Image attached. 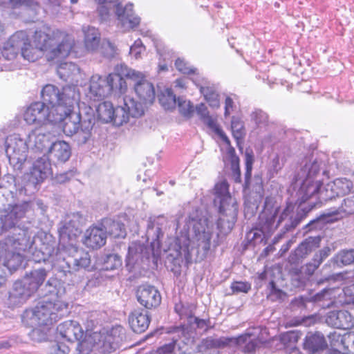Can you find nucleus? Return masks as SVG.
Masks as SVG:
<instances>
[{
  "mask_svg": "<svg viewBox=\"0 0 354 354\" xmlns=\"http://www.w3.org/2000/svg\"><path fill=\"white\" fill-rule=\"evenodd\" d=\"M55 249L53 243H42L39 248H32V252L33 260L35 262L48 261L55 253Z\"/></svg>",
  "mask_w": 354,
  "mask_h": 354,
  "instance_id": "obj_45",
  "label": "nucleus"
},
{
  "mask_svg": "<svg viewBox=\"0 0 354 354\" xmlns=\"http://www.w3.org/2000/svg\"><path fill=\"white\" fill-rule=\"evenodd\" d=\"M232 339V344L239 346L243 353L248 354H254L263 343L255 334L248 331L236 338Z\"/></svg>",
  "mask_w": 354,
  "mask_h": 354,
  "instance_id": "obj_30",
  "label": "nucleus"
},
{
  "mask_svg": "<svg viewBox=\"0 0 354 354\" xmlns=\"http://www.w3.org/2000/svg\"><path fill=\"white\" fill-rule=\"evenodd\" d=\"M127 80L133 84V89L137 96L139 97L141 103L144 104H151L155 99V89L153 84L150 82L146 77V75L138 71H129L125 74Z\"/></svg>",
  "mask_w": 354,
  "mask_h": 354,
  "instance_id": "obj_12",
  "label": "nucleus"
},
{
  "mask_svg": "<svg viewBox=\"0 0 354 354\" xmlns=\"http://www.w3.org/2000/svg\"><path fill=\"white\" fill-rule=\"evenodd\" d=\"M197 86L211 107L218 108L220 106L219 94L214 84L205 81L203 84H198Z\"/></svg>",
  "mask_w": 354,
  "mask_h": 354,
  "instance_id": "obj_37",
  "label": "nucleus"
},
{
  "mask_svg": "<svg viewBox=\"0 0 354 354\" xmlns=\"http://www.w3.org/2000/svg\"><path fill=\"white\" fill-rule=\"evenodd\" d=\"M232 339L225 337H208L203 339L197 346L198 353H203L212 348H223L232 344Z\"/></svg>",
  "mask_w": 354,
  "mask_h": 354,
  "instance_id": "obj_35",
  "label": "nucleus"
},
{
  "mask_svg": "<svg viewBox=\"0 0 354 354\" xmlns=\"http://www.w3.org/2000/svg\"><path fill=\"white\" fill-rule=\"evenodd\" d=\"M86 217L80 212L67 214L60 222L59 234L64 245H73L76 237L81 233V227L86 223Z\"/></svg>",
  "mask_w": 354,
  "mask_h": 354,
  "instance_id": "obj_11",
  "label": "nucleus"
},
{
  "mask_svg": "<svg viewBox=\"0 0 354 354\" xmlns=\"http://www.w3.org/2000/svg\"><path fill=\"white\" fill-rule=\"evenodd\" d=\"M89 339L100 353L109 354L118 349L126 339V330L120 325L103 328L100 331L93 332Z\"/></svg>",
  "mask_w": 354,
  "mask_h": 354,
  "instance_id": "obj_8",
  "label": "nucleus"
},
{
  "mask_svg": "<svg viewBox=\"0 0 354 354\" xmlns=\"http://www.w3.org/2000/svg\"><path fill=\"white\" fill-rule=\"evenodd\" d=\"M168 333L173 335L171 340L179 354H192L194 340L187 329L183 326L174 327Z\"/></svg>",
  "mask_w": 354,
  "mask_h": 354,
  "instance_id": "obj_22",
  "label": "nucleus"
},
{
  "mask_svg": "<svg viewBox=\"0 0 354 354\" xmlns=\"http://www.w3.org/2000/svg\"><path fill=\"white\" fill-rule=\"evenodd\" d=\"M53 128L51 124H44L32 130L28 135L29 149L35 153L47 151L52 144L53 138L55 137Z\"/></svg>",
  "mask_w": 354,
  "mask_h": 354,
  "instance_id": "obj_13",
  "label": "nucleus"
},
{
  "mask_svg": "<svg viewBox=\"0 0 354 354\" xmlns=\"http://www.w3.org/2000/svg\"><path fill=\"white\" fill-rule=\"evenodd\" d=\"M194 306L189 304L179 303L175 305L174 310L176 313L183 318H192L194 316Z\"/></svg>",
  "mask_w": 354,
  "mask_h": 354,
  "instance_id": "obj_58",
  "label": "nucleus"
},
{
  "mask_svg": "<svg viewBox=\"0 0 354 354\" xmlns=\"http://www.w3.org/2000/svg\"><path fill=\"white\" fill-rule=\"evenodd\" d=\"M50 108L45 105V102H36L32 103L24 113V120L29 124H56L62 118L60 115H55Z\"/></svg>",
  "mask_w": 354,
  "mask_h": 354,
  "instance_id": "obj_14",
  "label": "nucleus"
},
{
  "mask_svg": "<svg viewBox=\"0 0 354 354\" xmlns=\"http://www.w3.org/2000/svg\"><path fill=\"white\" fill-rule=\"evenodd\" d=\"M312 251V242L308 239L302 242L299 246L292 252L289 257L288 261L290 263L295 264L305 258Z\"/></svg>",
  "mask_w": 354,
  "mask_h": 354,
  "instance_id": "obj_47",
  "label": "nucleus"
},
{
  "mask_svg": "<svg viewBox=\"0 0 354 354\" xmlns=\"http://www.w3.org/2000/svg\"><path fill=\"white\" fill-rule=\"evenodd\" d=\"M322 162L313 157H306L300 163V168L295 176V183H301L297 192V202L301 206L307 201L308 197L319 189L316 178L321 171Z\"/></svg>",
  "mask_w": 354,
  "mask_h": 354,
  "instance_id": "obj_5",
  "label": "nucleus"
},
{
  "mask_svg": "<svg viewBox=\"0 0 354 354\" xmlns=\"http://www.w3.org/2000/svg\"><path fill=\"white\" fill-rule=\"evenodd\" d=\"M326 323L335 328L348 329L354 326V319L347 310H336L328 313Z\"/></svg>",
  "mask_w": 354,
  "mask_h": 354,
  "instance_id": "obj_31",
  "label": "nucleus"
},
{
  "mask_svg": "<svg viewBox=\"0 0 354 354\" xmlns=\"http://www.w3.org/2000/svg\"><path fill=\"white\" fill-rule=\"evenodd\" d=\"M301 337V333L298 330H290L281 335L280 341L286 348L293 349Z\"/></svg>",
  "mask_w": 354,
  "mask_h": 354,
  "instance_id": "obj_53",
  "label": "nucleus"
},
{
  "mask_svg": "<svg viewBox=\"0 0 354 354\" xmlns=\"http://www.w3.org/2000/svg\"><path fill=\"white\" fill-rule=\"evenodd\" d=\"M227 154L230 160L232 176L234 182L241 183V171L239 167V158L236 155L235 149L233 147H229Z\"/></svg>",
  "mask_w": 354,
  "mask_h": 354,
  "instance_id": "obj_52",
  "label": "nucleus"
},
{
  "mask_svg": "<svg viewBox=\"0 0 354 354\" xmlns=\"http://www.w3.org/2000/svg\"><path fill=\"white\" fill-rule=\"evenodd\" d=\"M316 184L319 185V189L316 192L309 196L307 201L305 203H302L301 206L299 203V208L303 211L304 214L308 213L317 206H320V204L323 202L332 200L337 196L332 183H328L324 187H322L321 180H318Z\"/></svg>",
  "mask_w": 354,
  "mask_h": 354,
  "instance_id": "obj_20",
  "label": "nucleus"
},
{
  "mask_svg": "<svg viewBox=\"0 0 354 354\" xmlns=\"http://www.w3.org/2000/svg\"><path fill=\"white\" fill-rule=\"evenodd\" d=\"M251 120L258 128H264L268 125V114L261 109H255L250 114Z\"/></svg>",
  "mask_w": 354,
  "mask_h": 354,
  "instance_id": "obj_56",
  "label": "nucleus"
},
{
  "mask_svg": "<svg viewBox=\"0 0 354 354\" xmlns=\"http://www.w3.org/2000/svg\"><path fill=\"white\" fill-rule=\"evenodd\" d=\"M33 43L48 61H52L66 57L74 46V39L58 30L53 32V37L39 30L35 32Z\"/></svg>",
  "mask_w": 354,
  "mask_h": 354,
  "instance_id": "obj_3",
  "label": "nucleus"
},
{
  "mask_svg": "<svg viewBox=\"0 0 354 354\" xmlns=\"http://www.w3.org/2000/svg\"><path fill=\"white\" fill-rule=\"evenodd\" d=\"M63 262L67 266L68 272H71L80 269H86L91 264V259L88 253L82 252L80 255L77 253L75 258L69 257L67 259H64Z\"/></svg>",
  "mask_w": 354,
  "mask_h": 354,
  "instance_id": "obj_40",
  "label": "nucleus"
},
{
  "mask_svg": "<svg viewBox=\"0 0 354 354\" xmlns=\"http://www.w3.org/2000/svg\"><path fill=\"white\" fill-rule=\"evenodd\" d=\"M101 225L107 234L113 238H124L126 236L124 225L120 221L105 218L101 220Z\"/></svg>",
  "mask_w": 354,
  "mask_h": 354,
  "instance_id": "obj_38",
  "label": "nucleus"
},
{
  "mask_svg": "<svg viewBox=\"0 0 354 354\" xmlns=\"http://www.w3.org/2000/svg\"><path fill=\"white\" fill-rule=\"evenodd\" d=\"M45 295H51L50 300L54 301L60 299L61 295L64 292L62 289L60 282L55 278H50L45 285Z\"/></svg>",
  "mask_w": 354,
  "mask_h": 354,
  "instance_id": "obj_50",
  "label": "nucleus"
},
{
  "mask_svg": "<svg viewBox=\"0 0 354 354\" xmlns=\"http://www.w3.org/2000/svg\"><path fill=\"white\" fill-rule=\"evenodd\" d=\"M179 112L185 117L190 118L194 113V106L190 102L183 97H178L177 102Z\"/></svg>",
  "mask_w": 354,
  "mask_h": 354,
  "instance_id": "obj_60",
  "label": "nucleus"
},
{
  "mask_svg": "<svg viewBox=\"0 0 354 354\" xmlns=\"http://www.w3.org/2000/svg\"><path fill=\"white\" fill-rule=\"evenodd\" d=\"M214 204L218 207L220 216L218 219L208 212L199 216L197 212L189 215L186 221L188 230L192 228V234H181L176 239L175 258L183 257L188 261L191 259V252L198 248L204 253L207 252L211 246V239L214 231V223L217 221L219 234L226 235L231 232L236 221L238 205L228 191L226 181L217 183L214 187Z\"/></svg>",
  "mask_w": 354,
  "mask_h": 354,
  "instance_id": "obj_1",
  "label": "nucleus"
},
{
  "mask_svg": "<svg viewBox=\"0 0 354 354\" xmlns=\"http://www.w3.org/2000/svg\"><path fill=\"white\" fill-rule=\"evenodd\" d=\"M97 119L104 123L111 122L113 118L114 108L109 102L99 104L96 109Z\"/></svg>",
  "mask_w": 354,
  "mask_h": 354,
  "instance_id": "obj_48",
  "label": "nucleus"
},
{
  "mask_svg": "<svg viewBox=\"0 0 354 354\" xmlns=\"http://www.w3.org/2000/svg\"><path fill=\"white\" fill-rule=\"evenodd\" d=\"M34 243L33 233L29 229L21 228L19 226L15 227L12 234L8 237L6 244L17 252L13 253L10 259H7L8 266L17 267L20 266L22 262V257L19 252H32Z\"/></svg>",
  "mask_w": 354,
  "mask_h": 354,
  "instance_id": "obj_10",
  "label": "nucleus"
},
{
  "mask_svg": "<svg viewBox=\"0 0 354 354\" xmlns=\"http://www.w3.org/2000/svg\"><path fill=\"white\" fill-rule=\"evenodd\" d=\"M47 151H48L50 156L58 162H66L71 155V147L65 141L53 142Z\"/></svg>",
  "mask_w": 354,
  "mask_h": 354,
  "instance_id": "obj_36",
  "label": "nucleus"
},
{
  "mask_svg": "<svg viewBox=\"0 0 354 354\" xmlns=\"http://www.w3.org/2000/svg\"><path fill=\"white\" fill-rule=\"evenodd\" d=\"M158 97L161 106L168 110L174 108L178 100L172 90L169 88L162 90Z\"/></svg>",
  "mask_w": 354,
  "mask_h": 354,
  "instance_id": "obj_51",
  "label": "nucleus"
},
{
  "mask_svg": "<svg viewBox=\"0 0 354 354\" xmlns=\"http://www.w3.org/2000/svg\"><path fill=\"white\" fill-rule=\"evenodd\" d=\"M145 108L129 95L123 97V105L114 108L113 118L111 122L116 126H121L129 122V118H139L144 114Z\"/></svg>",
  "mask_w": 354,
  "mask_h": 354,
  "instance_id": "obj_15",
  "label": "nucleus"
},
{
  "mask_svg": "<svg viewBox=\"0 0 354 354\" xmlns=\"http://www.w3.org/2000/svg\"><path fill=\"white\" fill-rule=\"evenodd\" d=\"M176 69L183 74L195 73L196 68L189 66L184 59L178 58L175 62Z\"/></svg>",
  "mask_w": 354,
  "mask_h": 354,
  "instance_id": "obj_63",
  "label": "nucleus"
},
{
  "mask_svg": "<svg viewBox=\"0 0 354 354\" xmlns=\"http://www.w3.org/2000/svg\"><path fill=\"white\" fill-rule=\"evenodd\" d=\"M129 71H135L129 68L124 64H117L114 68V72L110 73L106 77V84L108 86V95L111 93L115 94H124L127 91V84L123 77L127 79L125 75Z\"/></svg>",
  "mask_w": 354,
  "mask_h": 354,
  "instance_id": "obj_21",
  "label": "nucleus"
},
{
  "mask_svg": "<svg viewBox=\"0 0 354 354\" xmlns=\"http://www.w3.org/2000/svg\"><path fill=\"white\" fill-rule=\"evenodd\" d=\"M352 214H354V195L346 198L338 208L327 209L317 219L311 221L308 226L312 230L322 221L335 222Z\"/></svg>",
  "mask_w": 354,
  "mask_h": 354,
  "instance_id": "obj_16",
  "label": "nucleus"
},
{
  "mask_svg": "<svg viewBox=\"0 0 354 354\" xmlns=\"http://www.w3.org/2000/svg\"><path fill=\"white\" fill-rule=\"evenodd\" d=\"M47 277V271L44 268H39L32 270L26 274L23 279L35 293L42 285Z\"/></svg>",
  "mask_w": 354,
  "mask_h": 354,
  "instance_id": "obj_39",
  "label": "nucleus"
},
{
  "mask_svg": "<svg viewBox=\"0 0 354 354\" xmlns=\"http://www.w3.org/2000/svg\"><path fill=\"white\" fill-rule=\"evenodd\" d=\"M108 95V86L106 79L100 75H92L90 80L88 96L93 100H100Z\"/></svg>",
  "mask_w": 354,
  "mask_h": 354,
  "instance_id": "obj_33",
  "label": "nucleus"
},
{
  "mask_svg": "<svg viewBox=\"0 0 354 354\" xmlns=\"http://www.w3.org/2000/svg\"><path fill=\"white\" fill-rule=\"evenodd\" d=\"M106 232L101 225V221L88 227L84 233V244L88 248L97 249L105 245Z\"/></svg>",
  "mask_w": 354,
  "mask_h": 354,
  "instance_id": "obj_27",
  "label": "nucleus"
},
{
  "mask_svg": "<svg viewBox=\"0 0 354 354\" xmlns=\"http://www.w3.org/2000/svg\"><path fill=\"white\" fill-rule=\"evenodd\" d=\"M73 107H66L55 115H60L61 119L57 123L62 122V130L67 136H75L78 145L87 142L91 136L94 119L91 115L82 118L79 112L72 110Z\"/></svg>",
  "mask_w": 354,
  "mask_h": 354,
  "instance_id": "obj_4",
  "label": "nucleus"
},
{
  "mask_svg": "<svg viewBox=\"0 0 354 354\" xmlns=\"http://www.w3.org/2000/svg\"><path fill=\"white\" fill-rule=\"evenodd\" d=\"M28 212L27 203H21L8 206L0 212V225L3 230H8L17 227L20 219Z\"/></svg>",
  "mask_w": 354,
  "mask_h": 354,
  "instance_id": "obj_19",
  "label": "nucleus"
},
{
  "mask_svg": "<svg viewBox=\"0 0 354 354\" xmlns=\"http://www.w3.org/2000/svg\"><path fill=\"white\" fill-rule=\"evenodd\" d=\"M100 34L97 29L94 27H88L84 30V46L88 51L96 50L100 44Z\"/></svg>",
  "mask_w": 354,
  "mask_h": 354,
  "instance_id": "obj_44",
  "label": "nucleus"
},
{
  "mask_svg": "<svg viewBox=\"0 0 354 354\" xmlns=\"http://www.w3.org/2000/svg\"><path fill=\"white\" fill-rule=\"evenodd\" d=\"M330 261L338 268L351 266L354 263V248L343 249L335 254Z\"/></svg>",
  "mask_w": 354,
  "mask_h": 354,
  "instance_id": "obj_43",
  "label": "nucleus"
},
{
  "mask_svg": "<svg viewBox=\"0 0 354 354\" xmlns=\"http://www.w3.org/2000/svg\"><path fill=\"white\" fill-rule=\"evenodd\" d=\"M304 346L309 352L315 353L325 348L327 344L324 335L317 333L306 336Z\"/></svg>",
  "mask_w": 354,
  "mask_h": 354,
  "instance_id": "obj_42",
  "label": "nucleus"
},
{
  "mask_svg": "<svg viewBox=\"0 0 354 354\" xmlns=\"http://www.w3.org/2000/svg\"><path fill=\"white\" fill-rule=\"evenodd\" d=\"M68 312V304L61 299L54 301L45 297L31 309L24 311L22 320L30 326H48L57 322Z\"/></svg>",
  "mask_w": 354,
  "mask_h": 354,
  "instance_id": "obj_2",
  "label": "nucleus"
},
{
  "mask_svg": "<svg viewBox=\"0 0 354 354\" xmlns=\"http://www.w3.org/2000/svg\"><path fill=\"white\" fill-rule=\"evenodd\" d=\"M6 152L10 162L21 165L26 161L29 149L28 138L25 140L18 134H13L6 138Z\"/></svg>",
  "mask_w": 354,
  "mask_h": 354,
  "instance_id": "obj_17",
  "label": "nucleus"
},
{
  "mask_svg": "<svg viewBox=\"0 0 354 354\" xmlns=\"http://www.w3.org/2000/svg\"><path fill=\"white\" fill-rule=\"evenodd\" d=\"M268 289L269 292L267 295V298L271 301H282L286 297V293L277 288L273 281L269 283Z\"/></svg>",
  "mask_w": 354,
  "mask_h": 354,
  "instance_id": "obj_57",
  "label": "nucleus"
},
{
  "mask_svg": "<svg viewBox=\"0 0 354 354\" xmlns=\"http://www.w3.org/2000/svg\"><path fill=\"white\" fill-rule=\"evenodd\" d=\"M28 61L35 62L43 54L31 44L26 31H17L4 44L2 55L8 60L15 59L19 54Z\"/></svg>",
  "mask_w": 354,
  "mask_h": 354,
  "instance_id": "obj_7",
  "label": "nucleus"
},
{
  "mask_svg": "<svg viewBox=\"0 0 354 354\" xmlns=\"http://www.w3.org/2000/svg\"><path fill=\"white\" fill-rule=\"evenodd\" d=\"M115 14L124 30H129L137 27L140 23V18L134 15L133 4L129 3L123 7L121 3H115Z\"/></svg>",
  "mask_w": 354,
  "mask_h": 354,
  "instance_id": "obj_25",
  "label": "nucleus"
},
{
  "mask_svg": "<svg viewBox=\"0 0 354 354\" xmlns=\"http://www.w3.org/2000/svg\"><path fill=\"white\" fill-rule=\"evenodd\" d=\"M271 212V216L268 221L276 225V229L281 223L284 222V229L286 231H290L295 228L300 223L301 217L298 214H295L293 212L294 207L291 204L288 205L281 212L279 204L272 197H266L264 202L263 210Z\"/></svg>",
  "mask_w": 354,
  "mask_h": 354,
  "instance_id": "obj_9",
  "label": "nucleus"
},
{
  "mask_svg": "<svg viewBox=\"0 0 354 354\" xmlns=\"http://www.w3.org/2000/svg\"><path fill=\"white\" fill-rule=\"evenodd\" d=\"M165 223L166 218L163 216L149 218L146 236L153 248L160 247V238L163 236L162 227Z\"/></svg>",
  "mask_w": 354,
  "mask_h": 354,
  "instance_id": "obj_28",
  "label": "nucleus"
},
{
  "mask_svg": "<svg viewBox=\"0 0 354 354\" xmlns=\"http://www.w3.org/2000/svg\"><path fill=\"white\" fill-rule=\"evenodd\" d=\"M57 335L68 342H80L84 332L80 324L73 320H68L60 324L57 328Z\"/></svg>",
  "mask_w": 354,
  "mask_h": 354,
  "instance_id": "obj_26",
  "label": "nucleus"
},
{
  "mask_svg": "<svg viewBox=\"0 0 354 354\" xmlns=\"http://www.w3.org/2000/svg\"><path fill=\"white\" fill-rule=\"evenodd\" d=\"M26 203L28 205V212L30 209L39 211L40 214L44 215L47 210V206L44 205L43 201L40 199H36Z\"/></svg>",
  "mask_w": 354,
  "mask_h": 354,
  "instance_id": "obj_64",
  "label": "nucleus"
},
{
  "mask_svg": "<svg viewBox=\"0 0 354 354\" xmlns=\"http://www.w3.org/2000/svg\"><path fill=\"white\" fill-rule=\"evenodd\" d=\"M231 123V128L234 137L236 140L243 138L245 135L243 122L238 118L233 117Z\"/></svg>",
  "mask_w": 354,
  "mask_h": 354,
  "instance_id": "obj_61",
  "label": "nucleus"
},
{
  "mask_svg": "<svg viewBox=\"0 0 354 354\" xmlns=\"http://www.w3.org/2000/svg\"><path fill=\"white\" fill-rule=\"evenodd\" d=\"M42 102L50 105V111L57 113L66 107H73L80 101V93L75 86H66L62 90L53 84L46 85L41 91Z\"/></svg>",
  "mask_w": 354,
  "mask_h": 354,
  "instance_id": "obj_6",
  "label": "nucleus"
},
{
  "mask_svg": "<svg viewBox=\"0 0 354 354\" xmlns=\"http://www.w3.org/2000/svg\"><path fill=\"white\" fill-rule=\"evenodd\" d=\"M122 262L121 257L117 254H109L106 256L103 262V269L113 270L120 268Z\"/></svg>",
  "mask_w": 354,
  "mask_h": 354,
  "instance_id": "obj_55",
  "label": "nucleus"
},
{
  "mask_svg": "<svg viewBox=\"0 0 354 354\" xmlns=\"http://www.w3.org/2000/svg\"><path fill=\"white\" fill-rule=\"evenodd\" d=\"M196 111L203 122L217 135H218L227 144H230V140L223 130L218 127L216 120L210 116L207 106L205 104L201 103L196 107Z\"/></svg>",
  "mask_w": 354,
  "mask_h": 354,
  "instance_id": "obj_34",
  "label": "nucleus"
},
{
  "mask_svg": "<svg viewBox=\"0 0 354 354\" xmlns=\"http://www.w3.org/2000/svg\"><path fill=\"white\" fill-rule=\"evenodd\" d=\"M147 248L141 243L133 242L129 246L126 258V267L131 270L139 259L143 257V252Z\"/></svg>",
  "mask_w": 354,
  "mask_h": 354,
  "instance_id": "obj_41",
  "label": "nucleus"
},
{
  "mask_svg": "<svg viewBox=\"0 0 354 354\" xmlns=\"http://www.w3.org/2000/svg\"><path fill=\"white\" fill-rule=\"evenodd\" d=\"M268 211V208L267 210L261 211L256 226L247 234V239L254 244L261 243L263 240L268 239L276 230V225L268 221L272 214Z\"/></svg>",
  "mask_w": 354,
  "mask_h": 354,
  "instance_id": "obj_18",
  "label": "nucleus"
},
{
  "mask_svg": "<svg viewBox=\"0 0 354 354\" xmlns=\"http://www.w3.org/2000/svg\"><path fill=\"white\" fill-rule=\"evenodd\" d=\"M33 328L28 333L30 338L36 342H41L48 339L47 326L41 328V326H33Z\"/></svg>",
  "mask_w": 354,
  "mask_h": 354,
  "instance_id": "obj_59",
  "label": "nucleus"
},
{
  "mask_svg": "<svg viewBox=\"0 0 354 354\" xmlns=\"http://www.w3.org/2000/svg\"><path fill=\"white\" fill-rule=\"evenodd\" d=\"M100 50L104 57L109 59L113 57L116 53L115 46L109 40H103Z\"/></svg>",
  "mask_w": 354,
  "mask_h": 354,
  "instance_id": "obj_62",
  "label": "nucleus"
},
{
  "mask_svg": "<svg viewBox=\"0 0 354 354\" xmlns=\"http://www.w3.org/2000/svg\"><path fill=\"white\" fill-rule=\"evenodd\" d=\"M57 73L60 79L64 81L73 80L74 77L79 75L80 68L72 62L62 63L57 67Z\"/></svg>",
  "mask_w": 354,
  "mask_h": 354,
  "instance_id": "obj_46",
  "label": "nucleus"
},
{
  "mask_svg": "<svg viewBox=\"0 0 354 354\" xmlns=\"http://www.w3.org/2000/svg\"><path fill=\"white\" fill-rule=\"evenodd\" d=\"M51 173L50 160L44 153L42 156L37 158L33 162L29 181L35 186L42 183Z\"/></svg>",
  "mask_w": 354,
  "mask_h": 354,
  "instance_id": "obj_24",
  "label": "nucleus"
},
{
  "mask_svg": "<svg viewBox=\"0 0 354 354\" xmlns=\"http://www.w3.org/2000/svg\"><path fill=\"white\" fill-rule=\"evenodd\" d=\"M150 322V316L146 310H134L129 316V326L136 333L145 332L148 328Z\"/></svg>",
  "mask_w": 354,
  "mask_h": 354,
  "instance_id": "obj_32",
  "label": "nucleus"
},
{
  "mask_svg": "<svg viewBox=\"0 0 354 354\" xmlns=\"http://www.w3.org/2000/svg\"><path fill=\"white\" fill-rule=\"evenodd\" d=\"M0 4L12 9L26 8L36 10L39 7L37 2L34 0H0Z\"/></svg>",
  "mask_w": 354,
  "mask_h": 354,
  "instance_id": "obj_49",
  "label": "nucleus"
},
{
  "mask_svg": "<svg viewBox=\"0 0 354 354\" xmlns=\"http://www.w3.org/2000/svg\"><path fill=\"white\" fill-rule=\"evenodd\" d=\"M332 183L337 196L349 193L353 187L352 181L346 178H337Z\"/></svg>",
  "mask_w": 354,
  "mask_h": 354,
  "instance_id": "obj_54",
  "label": "nucleus"
},
{
  "mask_svg": "<svg viewBox=\"0 0 354 354\" xmlns=\"http://www.w3.org/2000/svg\"><path fill=\"white\" fill-rule=\"evenodd\" d=\"M34 292L28 287L24 280L16 281L9 292L8 301L12 306H18L25 303Z\"/></svg>",
  "mask_w": 354,
  "mask_h": 354,
  "instance_id": "obj_29",
  "label": "nucleus"
},
{
  "mask_svg": "<svg viewBox=\"0 0 354 354\" xmlns=\"http://www.w3.org/2000/svg\"><path fill=\"white\" fill-rule=\"evenodd\" d=\"M136 297L138 301L148 309L158 307L162 299L158 290L150 285L140 286L136 291Z\"/></svg>",
  "mask_w": 354,
  "mask_h": 354,
  "instance_id": "obj_23",
  "label": "nucleus"
}]
</instances>
